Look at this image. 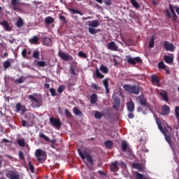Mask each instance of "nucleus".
Returning <instances> with one entry per match:
<instances>
[{
	"label": "nucleus",
	"mask_w": 179,
	"mask_h": 179,
	"mask_svg": "<svg viewBox=\"0 0 179 179\" xmlns=\"http://www.w3.org/2000/svg\"><path fill=\"white\" fill-rule=\"evenodd\" d=\"M123 88L129 93H131V94H139L141 92V87L136 85H124Z\"/></svg>",
	"instance_id": "f257e3e1"
},
{
	"label": "nucleus",
	"mask_w": 179,
	"mask_h": 179,
	"mask_svg": "<svg viewBox=\"0 0 179 179\" xmlns=\"http://www.w3.org/2000/svg\"><path fill=\"white\" fill-rule=\"evenodd\" d=\"M78 153L83 160L87 159V161L90 162V164L91 166H93V158L92 157V155H90V153H89V152L84 151L83 152H82L80 149H78Z\"/></svg>",
	"instance_id": "f03ea898"
},
{
	"label": "nucleus",
	"mask_w": 179,
	"mask_h": 179,
	"mask_svg": "<svg viewBox=\"0 0 179 179\" xmlns=\"http://www.w3.org/2000/svg\"><path fill=\"white\" fill-rule=\"evenodd\" d=\"M126 59L130 65H136V64H142L141 57H132L131 55L126 56Z\"/></svg>",
	"instance_id": "7ed1b4c3"
},
{
	"label": "nucleus",
	"mask_w": 179,
	"mask_h": 179,
	"mask_svg": "<svg viewBox=\"0 0 179 179\" xmlns=\"http://www.w3.org/2000/svg\"><path fill=\"white\" fill-rule=\"evenodd\" d=\"M35 156L38 160V162H40V163H43L45 160V152L38 149L36 150Z\"/></svg>",
	"instance_id": "20e7f679"
},
{
	"label": "nucleus",
	"mask_w": 179,
	"mask_h": 179,
	"mask_svg": "<svg viewBox=\"0 0 179 179\" xmlns=\"http://www.w3.org/2000/svg\"><path fill=\"white\" fill-rule=\"evenodd\" d=\"M39 138H41V139H43L44 141H45V142H50V143H52L50 144V147H52V149H55V146L54 145V144L57 143V139L50 140V138L45 136V134H44V133L43 132L39 133Z\"/></svg>",
	"instance_id": "39448f33"
},
{
	"label": "nucleus",
	"mask_w": 179,
	"mask_h": 179,
	"mask_svg": "<svg viewBox=\"0 0 179 179\" xmlns=\"http://www.w3.org/2000/svg\"><path fill=\"white\" fill-rule=\"evenodd\" d=\"M137 101L140 103L143 107H145V108H150V104L148 103V101L146 100V98H145V95H140L136 98Z\"/></svg>",
	"instance_id": "423d86ee"
},
{
	"label": "nucleus",
	"mask_w": 179,
	"mask_h": 179,
	"mask_svg": "<svg viewBox=\"0 0 179 179\" xmlns=\"http://www.w3.org/2000/svg\"><path fill=\"white\" fill-rule=\"evenodd\" d=\"M58 55L60 57L61 59H63V61H73V57L61 50L59 51Z\"/></svg>",
	"instance_id": "0eeeda50"
},
{
	"label": "nucleus",
	"mask_w": 179,
	"mask_h": 179,
	"mask_svg": "<svg viewBox=\"0 0 179 179\" xmlns=\"http://www.w3.org/2000/svg\"><path fill=\"white\" fill-rule=\"evenodd\" d=\"M50 122L52 126L56 127L57 129H59L61 128V126L62 125V123H61V120H59V119L54 117L50 118Z\"/></svg>",
	"instance_id": "6e6552de"
},
{
	"label": "nucleus",
	"mask_w": 179,
	"mask_h": 179,
	"mask_svg": "<svg viewBox=\"0 0 179 179\" xmlns=\"http://www.w3.org/2000/svg\"><path fill=\"white\" fill-rule=\"evenodd\" d=\"M28 99L32 103L33 107H40V101L33 95H29Z\"/></svg>",
	"instance_id": "1a4fd4ad"
},
{
	"label": "nucleus",
	"mask_w": 179,
	"mask_h": 179,
	"mask_svg": "<svg viewBox=\"0 0 179 179\" xmlns=\"http://www.w3.org/2000/svg\"><path fill=\"white\" fill-rule=\"evenodd\" d=\"M122 152H128L129 155H132V153H134L132 150L128 148V143L125 141H122Z\"/></svg>",
	"instance_id": "9d476101"
},
{
	"label": "nucleus",
	"mask_w": 179,
	"mask_h": 179,
	"mask_svg": "<svg viewBox=\"0 0 179 179\" xmlns=\"http://www.w3.org/2000/svg\"><path fill=\"white\" fill-rule=\"evenodd\" d=\"M162 134L164 135L165 140L166 142L169 144L171 145V133L166 129Z\"/></svg>",
	"instance_id": "9b49d317"
},
{
	"label": "nucleus",
	"mask_w": 179,
	"mask_h": 179,
	"mask_svg": "<svg viewBox=\"0 0 179 179\" xmlns=\"http://www.w3.org/2000/svg\"><path fill=\"white\" fill-rule=\"evenodd\" d=\"M164 48H165L166 51H171L173 52V51H174V45L169 43V41H165L164 43Z\"/></svg>",
	"instance_id": "f8f14e48"
},
{
	"label": "nucleus",
	"mask_w": 179,
	"mask_h": 179,
	"mask_svg": "<svg viewBox=\"0 0 179 179\" xmlns=\"http://www.w3.org/2000/svg\"><path fill=\"white\" fill-rule=\"evenodd\" d=\"M20 1L22 0H11L13 10H20Z\"/></svg>",
	"instance_id": "ddd939ff"
},
{
	"label": "nucleus",
	"mask_w": 179,
	"mask_h": 179,
	"mask_svg": "<svg viewBox=\"0 0 179 179\" xmlns=\"http://www.w3.org/2000/svg\"><path fill=\"white\" fill-rule=\"evenodd\" d=\"M127 110L129 113H134L135 111V103L131 100L127 103Z\"/></svg>",
	"instance_id": "4468645a"
},
{
	"label": "nucleus",
	"mask_w": 179,
	"mask_h": 179,
	"mask_svg": "<svg viewBox=\"0 0 179 179\" xmlns=\"http://www.w3.org/2000/svg\"><path fill=\"white\" fill-rule=\"evenodd\" d=\"M43 44L47 45V47H51L52 45V40L48 37H44L43 39Z\"/></svg>",
	"instance_id": "2eb2a0df"
},
{
	"label": "nucleus",
	"mask_w": 179,
	"mask_h": 179,
	"mask_svg": "<svg viewBox=\"0 0 179 179\" xmlns=\"http://www.w3.org/2000/svg\"><path fill=\"white\" fill-rule=\"evenodd\" d=\"M162 115H169L170 114V107L167 105H164L162 108Z\"/></svg>",
	"instance_id": "dca6fc26"
},
{
	"label": "nucleus",
	"mask_w": 179,
	"mask_h": 179,
	"mask_svg": "<svg viewBox=\"0 0 179 179\" xmlns=\"http://www.w3.org/2000/svg\"><path fill=\"white\" fill-rule=\"evenodd\" d=\"M110 171H118L120 169L118 168V161H115V162H112L110 166Z\"/></svg>",
	"instance_id": "f3484780"
},
{
	"label": "nucleus",
	"mask_w": 179,
	"mask_h": 179,
	"mask_svg": "<svg viewBox=\"0 0 179 179\" xmlns=\"http://www.w3.org/2000/svg\"><path fill=\"white\" fill-rule=\"evenodd\" d=\"M108 48L111 51H117L118 50V46H117V44H115L114 42H110L108 44Z\"/></svg>",
	"instance_id": "a211bd4d"
},
{
	"label": "nucleus",
	"mask_w": 179,
	"mask_h": 179,
	"mask_svg": "<svg viewBox=\"0 0 179 179\" xmlns=\"http://www.w3.org/2000/svg\"><path fill=\"white\" fill-rule=\"evenodd\" d=\"M89 27H99V26H100V22H99V20H95L93 21H89Z\"/></svg>",
	"instance_id": "6ab92c4d"
},
{
	"label": "nucleus",
	"mask_w": 179,
	"mask_h": 179,
	"mask_svg": "<svg viewBox=\"0 0 179 179\" xmlns=\"http://www.w3.org/2000/svg\"><path fill=\"white\" fill-rule=\"evenodd\" d=\"M97 100H99V99L97 98V94L96 93H93L90 96V103H91V104H96V103H97Z\"/></svg>",
	"instance_id": "aec40b11"
},
{
	"label": "nucleus",
	"mask_w": 179,
	"mask_h": 179,
	"mask_svg": "<svg viewBox=\"0 0 179 179\" xmlns=\"http://www.w3.org/2000/svg\"><path fill=\"white\" fill-rule=\"evenodd\" d=\"M104 145L106 149H113V146H114V143L111 140H107L104 142Z\"/></svg>",
	"instance_id": "412c9836"
},
{
	"label": "nucleus",
	"mask_w": 179,
	"mask_h": 179,
	"mask_svg": "<svg viewBox=\"0 0 179 179\" xmlns=\"http://www.w3.org/2000/svg\"><path fill=\"white\" fill-rule=\"evenodd\" d=\"M6 177L10 179H20L19 175L15 173H8L6 174Z\"/></svg>",
	"instance_id": "4be33fe9"
},
{
	"label": "nucleus",
	"mask_w": 179,
	"mask_h": 179,
	"mask_svg": "<svg viewBox=\"0 0 179 179\" xmlns=\"http://www.w3.org/2000/svg\"><path fill=\"white\" fill-rule=\"evenodd\" d=\"M0 24L3 26L5 30H6L7 31H10L11 29L10 27H9V23H8L7 21H3L0 22Z\"/></svg>",
	"instance_id": "5701e85b"
},
{
	"label": "nucleus",
	"mask_w": 179,
	"mask_h": 179,
	"mask_svg": "<svg viewBox=\"0 0 179 179\" xmlns=\"http://www.w3.org/2000/svg\"><path fill=\"white\" fill-rule=\"evenodd\" d=\"M155 117L156 118L157 125L158 126V128H159V131L162 133L164 132V131H166V130L163 128V126H162V123L160 122V121L157 118V115H155Z\"/></svg>",
	"instance_id": "b1692460"
},
{
	"label": "nucleus",
	"mask_w": 179,
	"mask_h": 179,
	"mask_svg": "<svg viewBox=\"0 0 179 179\" xmlns=\"http://www.w3.org/2000/svg\"><path fill=\"white\" fill-rule=\"evenodd\" d=\"M103 83L106 89V94H108L110 93V88L108 87V80L107 78L104 79L103 80Z\"/></svg>",
	"instance_id": "393cba45"
},
{
	"label": "nucleus",
	"mask_w": 179,
	"mask_h": 179,
	"mask_svg": "<svg viewBox=\"0 0 179 179\" xmlns=\"http://www.w3.org/2000/svg\"><path fill=\"white\" fill-rule=\"evenodd\" d=\"M73 111L75 115H78V117H83V113L78 108L76 107L73 108Z\"/></svg>",
	"instance_id": "a878e982"
},
{
	"label": "nucleus",
	"mask_w": 179,
	"mask_h": 179,
	"mask_svg": "<svg viewBox=\"0 0 179 179\" xmlns=\"http://www.w3.org/2000/svg\"><path fill=\"white\" fill-rule=\"evenodd\" d=\"M104 116V114H103V113H101L99 111H95L94 113V118H96V120H101V118H103V117Z\"/></svg>",
	"instance_id": "bb28decb"
},
{
	"label": "nucleus",
	"mask_w": 179,
	"mask_h": 179,
	"mask_svg": "<svg viewBox=\"0 0 179 179\" xmlns=\"http://www.w3.org/2000/svg\"><path fill=\"white\" fill-rule=\"evenodd\" d=\"M45 23H46V24H51V23H54V17L51 16L46 17L45 18Z\"/></svg>",
	"instance_id": "cd10ccee"
},
{
	"label": "nucleus",
	"mask_w": 179,
	"mask_h": 179,
	"mask_svg": "<svg viewBox=\"0 0 179 179\" xmlns=\"http://www.w3.org/2000/svg\"><path fill=\"white\" fill-rule=\"evenodd\" d=\"M164 59L166 64H173V59L170 56L164 55Z\"/></svg>",
	"instance_id": "c85d7f7f"
},
{
	"label": "nucleus",
	"mask_w": 179,
	"mask_h": 179,
	"mask_svg": "<svg viewBox=\"0 0 179 179\" xmlns=\"http://www.w3.org/2000/svg\"><path fill=\"white\" fill-rule=\"evenodd\" d=\"M155 38H156V37L155 35H152L148 45L149 48H153V47H155Z\"/></svg>",
	"instance_id": "c756f323"
},
{
	"label": "nucleus",
	"mask_w": 179,
	"mask_h": 179,
	"mask_svg": "<svg viewBox=\"0 0 179 179\" xmlns=\"http://www.w3.org/2000/svg\"><path fill=\"white\" fill-rule=\"evenodd\" d=\"M36 66H39L40 68H43L44 66H47V63L45 61H38L36 63Z\"/></svg>",
	"instance_id": "7c9ffc66"
},
{
	"label": "nucleus",
	"mask_w": 179,
	"mask_h": 179,
	"mask_svg": "<svg viewBox=\"0 0 179 179\" xmlns=\"http://www.w3.org/2000/svg\"><path fill=\"white\" fill-rule=\"evenodd\" d=\"M151 79L152 83H157V85L160 83V80H159V78H157L155 75L151 76Z\"/></svg>",
	"instance_id": "2f4dec72"
},
{
	"label": "nucleus",
	"mask_w": 179,
	"mask_h": 179,
	"mask_svg": "<svg viewBox=\"0 0 179 179\" xmlns=\"http://www.w3.org/2000/svg\"><path fill=\"white\" fill-rule=\"evenodd\" d=\"M96 76L98 78V79H104V75L100 73L99 68L96 69Z\"/></svg>",
	"instance_id": "473e14b6"
},
{
	"label": "nucleus",
	"mask_w": 179,
	"mask_h": 179,
	"mask_svg": "<svg viewBox=\"0 0 179 179\" xmlns=\"http://www.w3.org/2000/svg\"><path fill=\"white\" fill-rule=\"evenodd\" d=\"M159 94L162 96L164 101H169V95H167V92H160Z\"/></svg>",
	"instance_id": "72a5a7b5"
},
{
	"label": "nucleus",
	"mask_w": 179,
	"mask_h": 179,
	"mask_svg": "<svg viewBox=\"0 0 179 179\" xmlns=\"http://www.w3.org/2000/svg\"><path fill=\"white\" fill-rule=\"evenodd\" d=\"M100 71H102L103 73H108V69L107 68V66L101 64L100 68H99Z\"/></svg>",
	"instance_id": "f704fd0d"
},
{
	"label": "nucleus",
	"mask_w": 179,
	"mask_h": 179,
	"mask_svg": "<svg viewBox=\"0 0 179 179\" xmlns=\"http://www.w3.org/2000/svg\"><path fill=\"white\" fill-rule=\"evenodd\" d=\"M130 2L134 8H136V9H139V8H141V6H139L136 0H130Z\"/></svg>",
	"instance_id": "c9c22d12"
},
{
	"label": "nucleus",
	"mask_w": 179,
	"mask_h": 179,
	"mask_svg": "<svg viewBox=\"0 0 179 179\" xmlns=\"http://www.w3.org/2000/svg\"><path fill=\"white\" fill-rule=\"evenodd\" d=\"M18 157L20 160H22V162H24L26 160V158L24 157V154L22 151H19Z\"/></svg>",
	"instance_id": "e433bc0d"
},
{
	"label": "nucleus",
	"mask_w": 179,
	"mask_h": 179,
	"mask_svg": "<svg viewBox=\"0 0 179 179\" xmlns=\"http://www.w3.org/2000/svg\"><path fill=\"white\" fill-rule=\"evenodd\" d=\"M17 144L19 145V146H21V148H24V146H26V143L23 139H18Z\"/></svg>",
	"instance_id": "4c0bfd02"
},
{
	"label": "nucleus",
	"mask_w": 179,
	"mask_h": 179,
	"mask_svg": "<svg viewBox=\"0 0 179 179\" xmlns=\"http://www.w3.org/2000/svg\"><path fill=\"white\" fill-rule=\"evenodd\" d=\"M175 117L179 121V106H176L175 108Z\"/></svg>",
	"instance_id": "58836bf2"
},
{
	"label": "nucleus",
	"mask_w": 179,
	"mask_h": 179,
	"mask_svg": "<svg viewBox=\"0 0 179 179\" xmlns=\"http://www.w3.org/2000/svg\"><path fill=\"white\" fill-rule=\"evenodd\" d=\"M24 24L23 20L22 18L18 19L17 22V27H23Z\"/></svg>",
	"instance_id": "ea45409f"
},
{
	"label": "nucleus",
	"mask_w": 179,
	"mask_h": 179,
	"mask_svg": "<svg viewBox=\"0 0 179 179\" xmlns=\"http://www.w3.org/2000/svg\"><path fill=\"white\" fill-rule=\"evenodd\" d=\"M22 107L23 106H22V103H17L16 104V113H20V111H22Z\"/></svg>",
	"instance_id": "a19ab883"
},
{
	"label": "nucleus",
	"mask_w": 179,
	"mask_h": 179,
	"mask_svg": "<svg viewBox=\"0 0 179 179\" xmlns=\"http://www.w3.org/2000/svg\"><path fill=\"white\" fill-rule=\"evenodd\" d=\"M32 57L33 58H36V59H38L40 58V52L37 50L34 51Z\"/></svg>",
	"instance_id": "79ce46f5"
},
{
	"label": "nucleus",
	"mask_w": 179,
	"mask_h": 179,
	"mask_svg": "<svg viewBox=\"0 0 179 179\" xmlns=\"http://www.w3.org/2000/svg\"><path fill=\"white\" fill-rule=\"evenodd\" d=\"M10 66V62H9V60H6L3 62L4 69H8Z\"/></svg>",
	"instance_id": "37998d69"
},
{
	"label": "nucleus",
	"mask_w": 179,
	"mask_h": 179,
	"mask_svg": "<svg viewBox=\"0 0 179 179\" xmlns=\"http://www.w3.org/2000/svg\"><path fill=\"white\" fill-rule=\"evenodd\" d=\"M88 31L90 33V34H96L97 33V30L94 28H92V27H89Z\"/></svg>",
	"instance_id": "c03bdc74"
},
{
	"label": "nucleus",
	"mask_w": 179,
	"mask_h": 179,
	"mask_svg": "<svg viewBox=\"0 0 179 179\" xmlns=\"http://www.w3.org/2000/svg\"><path fill=\"white\" fill-rule=\"evenodd\" d=\"M159 69H166V64H164V62H160L158 64Z\"/></svg>",
	"instance_id": "a18cd8bd"
},
{
	"label": "nucleus",
	"mask_w": 179,
	"mask_h": 179,
	"mask_svg": "<svg viewBox=\"0 0 179 179\" xmlns=\"http://www.w3.org/2000/svg\"><path fill=\"white\" fill-rule=\"evenodd\" d=\"M29 167L30 169L31 173H34V166L31 164V162H28Z\"/></svg>",
	"instance_id": "49530a36"
},
{
	"label": "nucleus",
	"mask_w": 179,
	"mask_h": 179,
	"mask_svg": "<svg viewBox=\"0 0 179 179\" xmlns=\"http://www.w3.org/2000/svg\"><path fill=\"white\" fill-rule=\"evenodd\" d=\"M64 113L67 118H72V113L69 112V110L65 109Z\"/></svg>",
	"instance_id": "de8ad7c7"
},
{
	"label": "nucleus",
	"mask_w": 179,
	"mask_h": 179,
	"mask_svg": "<svg viewBox=\"0 0 179 179\" xmlns=\"http://www.w3.org/2000/svg\"><path fill=\"white\" fill-rule=\"evenodd\" d=\"M24 80H23V77L20 78L19 79L15 80V83L20 85L21 83H23Z\"/></svg>",
	"instance_id": "09e8293b"
},
{
	"label": "nucleus",
	"mask_w": 179,
	"mask_h": 179,
	"mask_svg": "<svg viewBox=\"0 0 179 179\" xmlns=\"http://www.w3.org/2000/svg\"><path fill=\"white\" fill-rule=\"evenodd\" d=\"M64 90H65V86L64 85H60L57 89L58 93H62V92H64Z\"/></svg>",
	"instance_id": "8fccbe9b"
},
{
	"label": "nucleus",
	"mask_w": 179,
	"mask_h": 179,
	"mask_svg": "<svg viewBox=\"0 0 179 179\" xmlns=\"http://www.w3.org/2000/svg\"><path fill=\"white\" fill-rule=\"evenodd\" d=\"M134 168L137 169V170H139V171L143 170V166H142V165H141V164H136L134 165Z\"/></svg>",
	"instance_id": "3c124183"
},
{
	"label": "nucleus",
	"mask_w": 179,
	"mask_h": 179,
	"mask_svg": "<svg viewBox=\"0 0 179 179\" xmlns=\"http://www.w3.org/2000/svg\"><path fill=\"white\" fill-rule=\"evenodd\" d=\"M50 92L52 96V97H55V96H57V92L55 91V89L54 88H50Z\"/></svg>",
	"instance_id": "603ef678"
},
{
	"label": "nucleus",
	"mask_w": 179,
	"mask_h": 179,
	"mask_svg": "<svg viewBox=\"0 0 179 179\" xmlns=\"http://www.w3.org/2000/svg\"><path fill=\"white\" fill-rule=\"evenodd\" d=\"M78 55L79 57H81V58H87V55H86V54H85V52L80 51L78 52Z\"/></svg>",
	"instance_id": "864d4df0"
},
{
	"label": "nucleus",
	"mask_w": 179,
	"mask_h": 179,
	"mask_svg": "<svg viewBox=\"0 0 179 179\" xmlns=\"http://www.w3.org/2000/svg\"><path fill=\"white\" fill-rule=\"evenodd\" d=\"M22 55L23 58H27V49H24L22 50Z\"/></svg>",
	"instance_id": "5fc2aeb1"
},
{
	"label": "nucleus",
	"mask_w": 179,
	"mask_h": 179,
	"mask_svg": "<svg viewBox=\"0 0 179 179\" xmlns=\"http://www.w3.org/2000/svg\"><path fill=\"white\" fill-rule=\"evenodd\" d=\"M91 87L92 89H94V90H99V89H100V87L99 86H97L96 84H95V83H92L91 85Z\"/></svg>",
	"instance_id": "6e6d98bb"
},
{
	"label": "nucleus",
	"mask_w": 179,
	"mask_h": 179,
	"mask_svg": "<svg viewBox=\"0 0 179 179\" xmlns=\"http://www.w3.org/2000/svg\"><path fill=\"white\" fill-rule=\"evenodd\" d=\"M104 3H106V5H107L108 6H110V5H112V3H113V1L112 0H104Z\"/></svg>",
	"instance_id": "4d7b16f0"
},
{
	"label": "nucleus",
	"mask_w": 179,
	"mask_h": 179,
	"mask_svg": "<svg viewBox=\"0 0 179 179\" xmlns=\"http://www.w3.org/2000/svg\"><path fill=\"white\" fill-rule=\"evenodd\" d=\"M31 41L34 43V44H36V43H38V38L37 36H34L31 38Z\"/></svg>",
	"instance_id": "13d9d810"
},
{
	"label": "nucleus",
	"mask_w": 179,
	"mask_h": 179,
	"mask_svg": "<svg viewBox=\"0 0 179 179\" xmlns=\"http://www.w3.org/2000/svg\"><path fill=\"white\" fill-rule=\"evenodd\" d=\"M176 8V7H174V6H173V4L169 3V9H170L171 13H174V12H176V11H174V8Z\"/></svg>",
	"instance_id": "bf43d9fd"
},
{
	"label": "nucleus",
	"mask_w": 179,
	"mask_h": 179,
	"mask_svg": "<svg viewBox=\"0 0 179 179\" xmlns=\"http://www.w3.org/2000/svg\"><path fill=\"white\" fill-rule=\"evenodd\" d=\"M70 73H71V75H73L74 76H76V72H75V69H73V67H71Z\"/></svg>",
	"instance_id": "052dcab7"
},
{
	"label": "nucleus",
	"mask_w": 179,
	"mask_h": 179,
	"mask_svg": "<svg viewBox=\"0 0 179 179\" xmlns=\"http://www.w3.org/2000/svg\"><path fill=\"white\" fill-rule=\"evenodd\" d=\"M59 18L60 19V20L63 21V23H66V18L65 17V16L60 15Z\"/></svg>",
	"instance_id": "680f3d73"
},
{
	"label": "nucleus",
	"mask_w": 179,
	"mask_h": 179,
	"mask_svg": "<svg viewBox=\"0 0 179 179\" xmlns=\"http://www.w3.org/2000/svg\"><path fill=\"white\" fill-rule=\"evenodd\" d=\"M127 117L128 118L132 119L135 117V115H134L132 112H130L129 113H128Z\"/></svg>",
	"instance_id": "e2e57ef3"
},
{
	"label": "nucleus",
	"mask_w": 179,
	"mask_h": 179,
	"mask_svg": "<svg viewBox=\"0 0 179 179\" xmlns=\"http://www.w3.org/2000/svg\"><path fill=\"white\" fill-rule=\"evenodd\" d=\"M114 101H115L116 106H120V100L118 99V97H115L114 99Z\"/></svg>",
	"instance_id": "0e129e2a"
},
{
	"label": "nucleus",
	"mask_w": 179,
	"mask_h": 179,
	"mask_svg": "<svg viewBox=\"0 0 179 179\" xmlns=\"http://www.w3.org/2000/svg\"><path fill=\"white\" fill-rule=\"evenodd\" d=\"M70 10L71 12L73 13V14H75V13H78L79 10H76V9H74V8H70Z\"/></svg>",
	"instance_id": "69168bd1"
},
{
	"label": "nucleus",
	"mask_w": 179,
	"mask_h": 179,
	"mask_svg": "<svg viewBox=\"0 0 179 179\" xmlns=\"http://www.w3.org/2000/svg\"><path fill=\"white\" fill-rule=\"evenodd\" d=\"M21 111H22V114H24V113H26V111H27V110H26V106H22V109H21Z\"/></svg>",
	"instance_id": "338daca9"
},
{
	"label": "nucleus",
	"mask_w": 179,
	"mask_h": 179,
	"mask_svg": "<svg viewBox=\"0 0 179 179\" xmlns=\"http://www.w3.org/2000/svg\"><path fill=\"white\" fill-rule=\"evenodd\" d=\"M26 124H27V122H26V120H22V127H26Z\"/></svg>",
	"instance_id": "774afa93"
}]
</instances>
